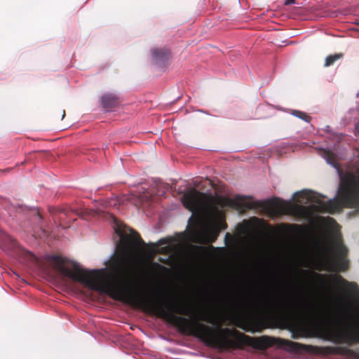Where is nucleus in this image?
I'll return each mask as SVG.
<instances>
[{"label":"nucleus","mask_w":359,"mask_h":359,"mask_svg":"<svg viewBox=\"0 0 359 359\" xmlns=\"http://www.w3.org/2000/svg\"><path fill=\"white\" fill-rule=\"evenodd\" d=\"M114 231L120 239L116 253L106 270V294L111 299L163 318L177 327L180 332L194 336L207 346L219 350L243 349L248 346L255 349L266 350L276 345L290 352L306 351L316 355H340L359 359V351L344 346H317L306 345L267 335L250 337L235 328L222 327L221 319L211 313L196 312L194 307L183 309L181 304L149 295L144 290L132 284L133 269L130 262L131 253L146 243L140 234L125 224L115 222Z\"/></svg>","instance_id":"obj_1"},{"label":"nucleus","mask_w":359,"mask_h":359,"mask_svg":"<svg viewBox=\"0 0 359 359\" xmlns=\"http://www.w3.org/2000/svg\"><path fill=\"white\" fill-rule=\"evenodd\" d=\"M181 201L184 207L192 212L188 224L191 234H198L197 228L201 218H205L208 222L205 230V237L208 243L215 242L220 231L227 228L225 214L219 209L224 206L222 200L192 188L183 194Z\"/></svg>","instance_id":"obj_2"},{"label":"nucleus","mask_w":359,"mask_h":359,"mask_svg":"<svg viewBox=\"0 0 359 359\" xmlns=\"http://www.w3.org/2000/svg\"><path fill=\"white\" fill-rule=\"evenodd\" d=\"M324 158L327 162L337 168L339 178L340 187L339 198L326 202L320 198L322 196L311 191H301L294 194L298 203H303L302 199L317 204L316 210L320 212L334 213L340 211L343 208H355L359 210V168L356 172H344L338 165L335 154L330 151H325Z\"/></svg>","instance_id":"obj_3"},{"label":"nucleus","mask_w":359,"mask_h":359,"mask_svg":"<svg viewBox=\"0 0 359 359\" xmlns=\"http://www.w3.org/2000/svg\"><path fill=\"white\" fill-rule=\"evenodd\" d=\"M259 305L266 310L285 316L311 315L314 312L312 305L285 294L267 295Z\"/></svg>","instance_id":"obj_4"},{"label":"nucleus","mask_w":359,"mask_h":359,"mask_svg":"<svg viewBox=\"0 0 359 359\" xmlns=\"http://www.w3.org/2000/svg\"><path fill=\"white\" fill-rule=\"evenodd\" d=\"M263 206L269 209H275L285 214L304 217L308 214V208L302 205L285 201L278 198L263 202Z\"/></svg>","instance_id":"obj_5"},{"label":"nucleus","mask_w":359,"mask_h":359,"mask_svg":"<svg viewBox=\"0 0 359 359\" xmlns=\"http://www.w3.org/2000/svg\"><path fill=\"white\" fill-rule=\"evenodd\" d=\"M184 234L179 233L175 237H167L160 239L156 243H153L154 251L161 245H167L158 249V252L163 255H169L178 250L184 241Z\"/></svg>","instance_id":"obj_6"},{"label":"nucleus","mask_w":359,"mask_h":359,"mask_svg":"<svg viewBox=\"0 0 359 359\" xmlns=\"http://www.w3.org/2000/svg\"><path fill=\"white\" fill-rule=\"evenodd\" d=\"M348 250L341 241L336 242L332 250V262L337 271H345L348 269V262L345 259Z\"/></svg>","instance_id":"obj_7"},{"label":"nucleus","mask_w":359,"mask_h":359,"mask_svg":"<svg viewBox=\"0 0 359 359\" xmlns=\"http://www.w3.org/2000/svg\"><path fill=\"white\" fill-rule=\"evenodd\" d=\"M329 339L330 341L337 344H346L348 346H352L355 344H359V330L343 332L334 331L330 334Z\"/></svg>","instance_id":"obj_8"},{"label":"nucleus","mask_w":359,"mask_h":359,"mask_svg":"<svg viewBox=\"0 0 359 359\" xmlns=\"http://www.w3.org/2000/svg\"><path fill=\"white\" fill-rule=\"evenodd\" d=\"M121 102L120 97L114 93H105L100 98V105L107 111H114L118 107Z\"/></svg>","instance_id":"obj_9"},{"label":"nucleus","mask_w":359,"mask_h":359,"mask_svg":"<svg viewBox=\"0 0 359 359\" xmlns=\"http://www.w3.org/2000/svg\"><path fill=\"white\" fill-rule=\"evenodd\" d=\"M229 205L241 211H244L245 210L255 209L258 208L259 203L257 201H248L244 196H238L235 199L229 201Z\"/></svg>","instance_id":"obj_10"},{"label":"nucleus","mask_w":359,"mask_h":359,"mask_svg":"<svg viewBox=\"0 0 359 359\" xmlns=\"http://www.w3.org/2000/svg\"><path fill=\"white\" fill-rule=\"evenodd\" d=\"M238 327L245 332L252 333L262 332L266 328L262 322L257 320H249L245 324L240 325Z\"/></svg>","instance_id":"obj_11"},{"label":"nucleus","mask_w":359,"mask_h":359,"mask_svg":"<svg viewBox=\"0 0 359 359\" xmlns=\"http://www.w3.org/2000/svg\"><path fill=\"white\" fill-rule=\"evenodd\" d=\"M170 51L166 48H156L152 50L153 59L156 62H164L169 57Z\"/></svg>","instance_id":"obj_12"},{"label":"nucleus","mask_w":359,"mask_h":359,"mask_svg":"<svg viewBox=\"0 0 359 359\" xmlns=\"http://www.w3.org/2000/svg\"><path fill=\"white\" fill-rule=\"evenodd\" d=\"M7 243H9L11 247H15L17 241L11 236L6 233H2L0 237V247L6 248Z\"/></svg>","instance_id":"obj_13"},{"label":"nucleus","mask_w":359,"mask_h":359,"mask_svg":"<svg viewBox=\"0 0 359 359\" xmlns=\"http://www.w3.org/2000/svg\"><path fill=\"white\" fill-rule=\"evenodd\" d=\"M338 284L342 285L346 287H348V290H350L352 292H355L358 290V285L357 283L354 282H348L344 278H342L341 276H337L336 277Z\"/></svg>","instance_id":"obj_14"},{"label":"nucleus","mask_w":359,"mask_h":359,"mask_svg":"<svg viewBox=\"0 0 359 359\" xmlns=\"http://www.w3.org/2000/svg\"><path fill=\"white\" fill-rule=\"evenodd\" d=\"M342 57H343L342 53H337V54H334V55H330L325 58L324 66L326 67H330V66L334 65V63L337 60L341 59Z\"/></svg>","instance_id":"obj_15"},{"label":"nucleus","mask_w":359,"mask_h":359,"mask_svg":"<svg viewBox=\"0 0 359 359\" xmlns=\"http://www.w3.org/2000/svg\"><path fill=\"white\" fill-rule=\"evenodd\" d=\"M293 116L307 122L309 123L311 120V117L309 116L307 114H306L304 111H298V110H292L291 113Z\"/></svg>","instance_id":"obj_16"},{"label":"nucleus","mask_w":359,"mask_h":359,"mask_svg":"<svg viewBox=\"0 0 359 359\" xmlns=\"http://www.w3.org/2000/svg\"><path fill=\"white\" fill-rule=\"evenodd\" d=\"M76 212L78 215H80V216H83L84 215H90V212L88 211V210L87 208H82L81 209H77L76 210Z\"/></svg>","instance_id":"obj_17"},{"label":"nucleus","mask_w":359,"mask_h":359,"mask_svg":"<svg viewBox=\"0 0 359 359\" xmlns=\"http://www.w3.org/2000/svg\"><path fill=\"white\" fill-rule=\"evenodd\" d=\"M294 3V0H285V5H290Z\"/></svg>","instance_id":"obj_18"},{"label":"nucleus","mask_w":359,"mask_h":359,"mask_svg":"<svg viewBox=\"0 0 359 359\" xmlns=\"http://www.w3.org/2000/svg\"><path fill=\"white\" fill-rule=\"evenodd\" d=\"M11 170V168H6V169H4V170H0V172H2V173H8V172H10Z\"/></svg>","instance_id":"obj_19"},{"label":"nucleus","mask_w":359,"mask_h":359,"mask_svg":"<svg viewBox=\"0 0 359 359\" xmlns=\"http://www.w3.org/2000/svg\"><path fill=\"white\" fill-rule=\"evenodd\" d=\"M355 133L359 136V123L355 125Z\"/></svg>","instance_id":"obj_20"},{"label":"nucleus","mask_w":359,"mask_h":359,"mask_svg":"<svg viewBox=\"0 0 359 359\" xmlns=\"http://www.w3.org/2000/svg\"><path fill=\"white\" fill-rule=\"evenodd\" d=\"M228 238H231V236L230 235V233H226V236H225V241H226V240H227Z\"/></svg>","instance_id":"obj_21"},{"label":"nucleus","mask_w":359,"mask_h":359,"mask_svg":"<svg viewBox=\"0 0 359 359\" xmlns=\"http://www.w3.org/2000/svg\"><path fill=\"white\" fill-rule=\"evenodd\" d=\"M65 116V111L63 110L62 115V119H63Z\"/></svg>","instance_id":"obj_22"},{"label":"nucleus","mask_w":359,"mask_h":359,"mask_svg":"<svg viewBox=\"0 0 359 359\" xmlns=\"http://www.w3.org/2000/svg\"><path fill=\"white\" fill-rule=\"evenodd\" d=\"M358 24H359V22H358Z\"/></svg>","instance_id":"obj_23"}]
</instances>
